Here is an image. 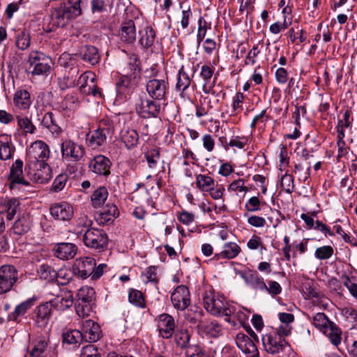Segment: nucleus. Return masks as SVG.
<instances>
[{"mask_svg":"<svg viewBox=\"0 0 357 357\" xmlns=\"http://www.w3.org/2000/svg\"><path fill=\"white\" fill-rule=\"evenodd\" d=\"M50 149L43 141H36L31 145L26 162V169L31 179L38 183H47L50 179V167L47 163Z\"/></svg>","mask_w":357,"mask_h":357,"instance_id":"1","label":"nucleus"},{"mask_svg":"<svg viewBox=\"0 0 357 357\" xmlns=\"http://www.w3.org/2000/svg\"><path fill=\"white\" fill-rule=\"evenodd\" d=\"M87 4V0H66L55 8L51 13L50 31L64 27L70 20L82 15V9Z\"/></svg>","mask_w":357,"mask_h":357,"instance_id":"2","label":"nucleus"},{"mask_svg":"<svg viewBox=\"0 0 357 357\" xmlns=\"http://www.w3.org/2000/svg\"><path fill=\"white\" fill-rule=\"evenodd\" d=\"M77 235L82 234L83 243L89 248L104 250L108 244V237L105 231L96 228H89L86 222L84 225L78 224L75 229Z\"/></svg>","mask_w":357,"mask_h":357,"instance_id":"3","label":"nucleus"},{"mask_svg":"<svg viewBox=\"0 0 357 357\" xmlns=\"http://www.w3.org/2000/svg\"><path fill=\"white\" fill-rule=\"evenodd\" d=\"M206 310L213 315L225 316V321L230 322V318L236 311V307L226 302L223 298L215 295L212 291H206L203 295Z\"/></svg>","mask_w":357,"mask_h":357,"instance_id":"4","label":"nucleus"},{"mask_svg":"<svg viewBox=\"0 0 357 357\" xmlns=\"http://www.w3.org/2000/svg\"><path fill=\"white\" fill-rule=\"evenodd\" d=\"M77 297L75 304L77 314L82 318L89 317L94 305V289L88 286L83 287L78 290Z\"/></svg>","mask_w":357,"mask_h":357,"instance_id":"5","label":"nucleus"},{"mask_svg":"<svg viewBox=\"0 0 357 357\" xmlns=\"http://www.w3.org/2000/svg\"><path fill=\"white\" fill-rule=\"evenodd\" d=\"M28 72L33 75L47 76L50 69L51 59L40 52H31L29 54Z\"/></svg>","mask_w":357,"mask_h":357,"instance_id":"6","label":"nucleus"},{"mask_svg":"<svg viewBox=\"0 0 357 357\" xmlns=\"http://www.w3.org/2000/svg\"><path fill=\"white\" fill-rule=\"evenodd\" d=\"M18 279V271L13 265L0 266V295L11 290Z\"/></svg>","mask_w":357,"mask_h":357,"instance_id":"7","label":"nucleus"},{"mask_svg":"<svg viewBox=\"0 0 357 357\" xmlns=\"http://www.w3.org/2000/svg\"><path fill=\"white\" fill-rule=\"evenodd\" d=\"M93 266H96L95 259L90 257H80L75 260L72 271L77 278L86 279L93 273Z\"/></svg>","mask_w":357,"mask_h":357,"instance_id":"8","label":"nucleus"},{"mask_svg":"<svg viewBox=\"0 0 357 357\" xmlns=\"http://www.w3.org/2000/svg\"><path fill=\"white\" fill-rule=\"evenodd\" d=\"M61 151L63 158L73 162L79 161L85 154L82 145H79L70 139H66L61 143Z\"/></svg>","mask_w":357,"mask_h":357,"instance_id":"9","label":"nucleus"},{"mask_svg":"<svg viewBox=\"0 0 357 357\" xmlns=\"http://www.w3.org/2000/svg\"><path fill=\"white\" fill-rule=\"evenodd\" d=\"M52 304L46 302L38 305L33 311L32 319L35 325L40 328L47 327L52 314Z\"/></svg>","mask_w":357,"mask_h":357,"instance_id":"10","label":"nucleus"},{"mask_svg":"<svg viewBox=\"0 0 357 357\" xmlns=\"http://www.w3.org/2000/svg\"><path fill=\"white\" fill-rule=\"evenodd\" d=\"M140 80L139 71L134 72L130 75L121 76L116 82V91L119 94L126 95L130 93L138 84Z\"/></svg>","mask_w":357,"mask_h":357,"instance_id":"11","label":"nucleus"},{"mask_svg":"<svg viewBox=\"0 0 357 357\" xmlns=\"http://www.w3.org/2000/svg\"><path fill=\"white\" fill-rule=\"evenodd\" d=\"M262 343L266 352L276 354L282 352L288 344L284 338L278 337L277 334L268 333L262 337Z\"/></svg>","mask_w":357,"mask_h":357,"instance_id":"12","label":"nucleus"},{"mask_svg":"<svg viewBox=\"0 0 357 357\" xmlns=\"http://www.w3.org/2000/svg\"><path fill=\"white\" fill-rule=\"evenodd\" d=\"M168 82L165 79H151L146 85V91L153 100H163L165 98Z\"/></svg>","mask_w":357,"mask_h":357,"instance_id":"13","label":"nucleus"},{"mask_svg":"<svg viewBox=\"0 0 357 357\" xmlns=\"http://www.w3.org/2000/svg\"><path fill=\"white\" fill-rule=\"evenodd\" d=\"M171 301L175 309L185 310L190 304L188 288L185 285L178 286L171 295Z\"/></svg>","mask_w":357,"mask_h":357,"instance_id":"14","label":"nucleus"},{"mask_svg":"<svg viewBox=\"0 0 357 357\" xmlns=\"http://www.w3.org/2000/svg\"><path fill=\"white\" fill-rule=\"evenodd\" d=\"M157 100L141 99L136 105L137 112L143 118L157 117L160 112V104Z\"/></svg>","mask_w":357,"mask_h":357,"instance_id":"15","label":"nucleus"},{"mask_svg":"<svg viewBox=\"0 0 357 357\" xmlns=\"http://www.w3.org/2000/svg\"><path fill=\"white\" fill-rule=\"evenodd\" d=\"M157 327L160 335L165 339L172 337L175 332L176 324L174 319L169 314L163 313L157 318Z\"/></svg>","mask_w":357,"mask_h":357,"instance_id":"16","label":"nucleus"},{"mask_svg":"<svg viewBox=\"0 0 357 357\" xmlns=\"http://www.w3.org/2000/svg\"><path fill=\"white\" fill-rule=\"evenodd\" d=\"M51 215L57 220L68 221L73 216V206L66 202L54 203L50 208Z\"/></svg>","mask_w":357,"mask_h":357,"instance_id":"17","label":"nucleus"},{"mask_svg":"<svg viewBox=\"0 0 357 357\" xmlns=\"http://www.w3.org/2000/svg\"><path fill=\"white\" fill-rule=\"evenodd\" d=\"M236 343L237 347L246 354V357H259L257 346L247 335L243 333H238Z\"/></svg>","mask_w":357,"mask_h":357,"instance_id":"18","label":"nucleus"},{"mask_svg":"<svg viewBox=\"0 0 357 357\" xmlns=\"http://www.w3.org/2000/svg\"><path fill=\"white\" fill-rule=\"evenodd\" d=\"M82 338L90 342H97L102 335V331L98 323L91 319L82 321Z\"/></svg>","mask_w":357,"mask_h":357,"instance_id":"19","label":"nucleus"},{"mask_svg":"<svg viewBox=\"0 0 357 357\" xmlns=\"http://www.w3.org/2000/svg\"><path fill=\"white\" fill-rule=\"evenodd\" d=\"M111 162L107 157L98 155L89 163L90 169L96 174L108 176L110 174Z\"/></svg>","mask_w":357,"mask_h":357,"instance_id":"20","label":"nucleus"},{"mask_svg":"<svg viewBox=\"0 0 357 357\" xmlns=\"http://www.w3.org/2000/svg\"><path fill=\"white\" fill-rule=\"evenodd\" d=\"M53 251L57 258L62 260H68L76 255L77 248L73 243H59L54 245Z\"/></svg>","mask_w":357,"mask_h":357,"instance_id":"21","label":"nucleus"},{"mask_svg":"<svg viewBox=\"0 0 357 357\" xmlns=\"http://www.w3.org/2000/svg\"><path fill=\"white\" fill-rule=\"evenodd\" d=\"M22 167L23 162L20 159L16 160L15 163L11 166L9 176L10 188H13L15 184L29 185V182L25 181L22 176Z\"/></svg>","mask_w":357,"mask_h":357,"instance_id":"22","label":"nucleus"},{"mask_svg":"<svg viewBox=\"0 0 357 357\" xmlns=\"http://www.w3.org/2000/svg\"><path fill=\"white\" fill-rule=\"evenodd\" d=\"M79 56L84 62L94 66L99 63L100 55L97 47L93 45H85L79 52Z\"/></svg>","mask_w":357,"mask_h":357,"instance_id":"23","label":"nucleus"},{"mask_svg":"<svg viewBox=\"0 0 357 357\" xmlns=\"http://www.w3.org/2000/svg\"><path fill=\"white\" fill-rule=\"evenodd\" d=\"M119 215V211L114 204H107L99 213L97 221L100 225L109 224Z\"/></svg>","mask_w":357,"mask_h":357,"instance_id":"24","label":"nucleus"},{"mask_svg":"<svg viewBox=\"0 0 357 357\" xmlns=\"http://www.w3.org/2000/svg\"><path fill=\"white\" fill-rule=\"evenodd\" d=\"M86 144L92 149H98L106 144L107 137L97 128L86 135Z\"/></svg>","mask_w":357,"mask_h":357,"instance_id":"25","label":"nucleus"},{"mask_svg":"<svg viewBox=\"0 0 357 357\" xmlns=\"http://www.w3.org/2000/svg\"><path fill=\"white\" fill-rule=\"evenodd\" d=\"M121 40L126 43H132L136 39V28L132 20H128L121 24Z\"/></svg>","mask_w":357,"mask_h":357,"instance_id":"26","label":"nucleus"},{"mask_svg":"<svg viewBox=\"0 0 357 357\" xmlns=\"http://www.w3.org/2000/svg\"><path fill=\"white\" fill-rule=\"evenodd\" d=\"M120 138L125 146L130 149L137 146L139 141V135L135 130L124 128L120 132Z\"/></svg>","mask_w":357,"mask_h":357,"instance_id":"27","label":"nucleus"},{"mask_svg":"<svg viewBox=\"0 0 357 357\" xmlns=\"http://www.w3.org/2000/svg\"><path fill=\"white\" fill-rule=\"evenodd\" d=\"M13 102L19 109H27L32 102L29 92L25 89L17 90L14 94Z\"/></svg>","mask_w":357,"mask_h":357,"instance_id":"28","label":"nucleus"},{"mask_svg":"<svg viewBox=\"0 0 357 357\" xmlns=\"http://www.w3.org/2000/svg\"><path fill=\"white\" fill-rule=\"evenodd\" d=\"M31 227V219L29 214L22 215L13 224V232L17 235H22L27 233Z\"/></svg>","mask_w":357,"mask_h":357,"instance_id":"29","label":"nucleus"},{"mask_svg":"<svg viewBox=\"0 0 357 357\" xmlns=\"http://www.w3.org/2000/svg\"><path fill=\"white\" fill-rule=\"evenodd\" d=\"M213 75V69L207 66L203 65L201 68L200 76L204 79V82L202 86V90L204 93L209 94H215V92L213 91L214 86V82L213 83H210V80Z\"/></svg>","mask_w":357,"mask_h":357,"instance_id":"30","label":"nucleus"},{"mask_svg":"<svg viewBox=\"0 0 357 357\" xmlns=\"http://www.w3.org/2000/svg\"><path fill=\"white\" fill-rule=\"evenodd\" d=\"M35 298H29L17 305L14 311L9 314L8 319L19 323V317L24 315L34 304Z\"/></svg>","mask_w":357,"mask_h":357,"instance_id":"31","label":"nucleus"},{"mask_svg":"<svg viewBox=\"0 0 357 357\" xmlns=\"http://www.w3.org/2000/svg\"><path fill=\"white\" fill-rule=\"evenodd\" d=\"M139 42L142 47L148 49L151 47L155 39V31L151 26H146L143 30L139 31Z\"/></svg>","mask_w":357,"mask_h":357,"instance_id":"32","label":"nucleus"},{"mask_svg":"<svg viewBox=\"0 0 357 357\" xmlns=\"http://www.w3.org/2000/svg\"><path fill=\"white\" fill-rule=\"evenodd\" d=\"M222 332V326L216 321H204L202 325H200L199 333L206 335L210 337H217Z\"/></svg>","mask_w":357,"mask_h":357,"instance_id":"33","label":"nucleus"},{"mask_svg":"<svg viewBox=\"0 0 357 357\" xmlns=\"http://www.w3.org/2000/svg\"><path fill=\"white\" fill-rule=\"evenodd\" d=\"M241 252V248L233 242L226 243L222 252L218 254H215V258L216 259H233L235 258Z\"/></svg>","mask_w":357,"mask_h":357,"instance_id":"34","label":"nucleus"},{"mask_svg":"<svg viewBox=\"0 0 357 357\" xmlns=\"http://www.w3.org/2000/svg\"><path fill=\"white\" fill-rule=\"evenodd\" d=\"M17 125L18 128L22 131L24 135L33 134L36 131V126L33 124L31 120L27 116H16Z\"/></svg>","mask_w":357,"mask_h":357,"instance_id":"35","label":"nucleus"},{"mask_svg":"<svg viewBox=\"0 0 357 357\" xmlns=\"http://www.w3.org/2000/svg\"><path fill=\"white\" fill-rule=\"evenodd\" d=\"M50 303L52 304V307H54L58 310L64 311L72 306L73 303V295L68 292L61 298H57Z\"/></svg>","mask_w":357,"mask_h":357,"instance_id":"36","label":"nucleus"},{"mask_svg":"<svg viewBox=\"0 0 357 357\" xmlns=\"http://www.w3.org/2000/svg\"><path fill=\"white\" fill-rule=\"evenodd\" d=\"M190 83L191 79L188 73L184 71V67L182 66L178 72L176 89L178 91L184 92L190 86Z\"/></svg>","mask_w":357,"mask_h":357,"instance_id":"37","label":"nucleus"},{"mask_svg":"<svg viewBox=\"0 0 357 357\" xmlns=\"http://www.w3.org/2000/svg\"><path fill=\"white\" fill-rule=\"evenodd\" d=\"M108 192L105 187H99L91 195V200L93 207L100 206L107 199Z\"/></svg>","mask_w":357,"mask_h":357,"instance_id":"38","label":"nucleus"},{"mask_svg":"<svg viewBox=\"0 0 357 357\" xmlns=\"http://www.w3.org/2000/svg\"><path fill=\"white\" fill-rule=\"evenodd\" d=\"M40 277L48 282L55 280L57 275H60L61 273H57L51 266L48 264H42L38 271Z\"/></svg>","mask_w":357,"mask_h":357,"instance_id":"39","label":"nucleus"},{"mask_svg":"<svg viewBox=\"0 0 357 357\" xmlns=\"http://www.w3.org/2000/svg\"><path fill=\"white\" fill-rule=\"evenodd\" d=\"M15 151V146L11 142L8 140L3 141L0 139V160L6 161L10 160L13 157V154Z\"/></svg>","mask_w":357,"mask_h":357,"instance_id":"40","label":"nucleus"},{"mask_svg":"<svg viewBox=\"0 0 357 357\" xmlns=\"http://www.w3.org/2000/svg\"><path fill=\"white\" fill-rule=\"evenodd\" d=\"M214 185V180L211 176L204 174L196 176V185L202 191L208 192Z\"/></svg>","mask_w":357,"mask_h":357,"instance_id":"41","label":"nucleus"},{"mask_svg":"<svg viewBox=\"0 0 357 357\" xmlns=\"http://www.w3.org/2000/svg\"><path fill=\"white\" fill-rule=\"evenodd\" d=\"M63 342L68 344H77L82 340V333L78 330H68L62 335Z\"/></svg>","mask_w":357,"mask_h":357,"instance_id":"42","label":"nucleus"},{"mask_svg":"<svg viewBox=\"0 0 357 357\" xmlns=\"http://www.w3.org/2000/svg\"><path fill=\"white\" fill-rule=\"evenodd\" d=\"M175 333V341L181 348H186L189 344L190 335L187 330L178 329Z\"/></svg>","mask_w":357,"mask_h":357,"instance_id":"43","label":"nucleus"},{"mask_svg":"<svg viewBox=\"0 0 357 357\" xmlns=\"http://www.w3.org/2000/svg\"><path fill=\"white\" fill-rule=\"evenodd\" d=\"M129 302L139 307H144L146 305L144 297L142 293L137 289H132L128 294Z\"/></svg>","mask_w":357,"mask_h":357,"instance_id":"44","label":"nucleus"},{"mask_svg":"<svg viewBox=\"0 0 357 357\" xmlns=\"http://www.w3.org/2000/svg\"><path fill=\"white\" fill-rule=\"evenodd\" d=\"M202 310L195 311L193 312H188L186 316V320L197 327L198 331L200 329V325H202L204 321L202 320Z\"/></svg>","mask_w":357,"mask_h":357,"instance_id":"45","label":"nucleus"},{"mask_svg":"<svg viewBox=\"0 0 357 357\" xmlns=\"http://www.w3.org/2000/svg\"><path fill=\"white\" fill-rule=\"evenodd\" d=\"M333 248L330 245H324L317 248L314 252L316 258L324 260L329 259L333 255Z\"/></svg>","mask_w":357,"mask_h":357,"instance_id":"46","label":"nucleus"},{"mask_svg":"<svg viewBox=\"0 0 357 357\" xmlns=\"http://www.w3.org/2000/svg\"><path fill=\"white\" fill-rule=\"evenodd\" d=\"M30 45V35L29 33L22 31L16 38V46L22 50H26Z\"/></svg>","mask_w":357,"mask_h":357,"instance_id":"47","label":"nucleus"},{"mask_svg":"<svg viewBox=\"0 0 357 357\" xmlns=\"http://www.w3.org/2000/svg\"><path fill=\"white\" fill-rule=\"evenodd\" d=\"M19 204V201L15 198H12L6 203V217L8 220H11L14 218Z\"/></svg>","mask_w":357,"mask_h":357,"instance_id":"48","label":"nucleus"},{"mask_svg":"<svg viewBox=\"0 0 357 357\" xmlns=\"http://www.w3.org/2000/svg\"><path fill=\"white\" fill-rule=\"evenodd\" d=\"M329 322L326 315L323 312H319L313 317V325L320 330L327 327Z\"/></svg>","mask_w":357,"mask_h":357,"instance_id":"49","label":"nucleus"},{"mask_svg":"<svg viewBox=\"0 0 357 357\" xmlns=\"http://www.w3.org/2000/svg\"><path fill=\"white\" fill-rule=\"evenodd\" d=\"M68 179V177L66 174H61L58 175L54 180L52 185V190L54 192H59L62 190L64 188Z\"/></svg>","mask_w":357,"mask_h":357,"instance_id":"50","label":"nucleus"},{"mask_svg":"<svg viewBox=\"0 0 357 357\" xmlns=\"http://www.w3.org/2000/svg\"><path fill=\"white\" fill-rule=\"evenodd\" d=\"M281 187L287 193L291 194L294 190V178L289 174H285L281 178Z\"/></svg>","mask_w":357,"mask_h":357,"instance_id":"51","label":"nucleus"},{"mask_svg":"<svg viewBox=\"0 0 357 357\" xmlns=\"http://www.w3.org/2000/svg\"><path fill=\"white\" fill-rule=\"evenodd\" d=\"M97 129L102 133H105V137L112 135L114 132V127L109 119H102L100 121Z\"/></svg>","mask_w":357,"mask_h":357,"instance_id":"52","label":"nucleus"},{"mask_svg":"<svg viewBox=\"0 0 357 357\" xmlns=\"http://www.w3.org/2000/svg\"><path fill=\"white\" fill-rule=\"evenodd\" d=\"M48 345V342L45 338L38 340L36 344L31 351V356L33 357H38L45 351Z\"/></svg>","mask_w":357,"mask_h":357,"instance_id":"53","label":"nucleus"},{"mask_svg":"<svg viewBox=\"0 0 357 357\" xmlns=\"http://www.w3.org/2000/svg\"><path fill=\"white\" fill-rule=\"evenodd\" d=\"M250 282L254 288L264 291L266 289V284L262 278H261L257 273H252L249 276Z\"/></svg>","mask_w":357,"mask_h":357,"instance_id":"54","label":"nucleus"},{"mask_svg":"<svg viewBox=\"0 0 357 357\" xmlns=\"http://www.w3.org/2000/svg\"><path fill=\"white\" fill-rule=\"evenodd\" d=\"M185 350L186 357H204V353L200 346L197 344H189Z\"/></svg>","mask_w":357,"mask_h":357,"instance_id":"55","label":"nucleus"},{"mask_svg":"<svg viewBox=\"0 0 357 357\" xmlns=\"http://www.w3.org/2000/svg\"><path fill=\"white\" fill-rule=\"evenodd\" d=\"M91 10L93 14L101 13L106 10L105 2L104 0H91Z\"/></svg>","mask_w":357,"mask_h":357,"instance_id":"56","label":"nucleus"},{"mask_svg":"<svg viewBox=\"0 0 357 357\" xmlns=\"http://www.w3.org/2000/svg\"><path fill=\"white\" fill-rule=\"evenodd\" d=\"M268 286L266 285V289L264 290L272 296H276L281 293L282 287L278 282L271 280L268 282Z\"/></svg>","mask_w":357,"mask_h":357,"instance_id":"57","label":"nucleus"},{"mask_svg":"<svg viewBox=\"0 0 357 357\" xmlns=\"http://www.w3.org/2000/svg\"><path fill=\"white\" fill-rule=\"evenodd\" d=\"M245 207L247 211L254 212L260 208V201L257 197H252L245 204Z\"/></svg>","mask_w":357,"mask_h":357,"instance_id":"58","label":"nucleus"},{"mask_svg":"<svg viewBox=\"0 0 357 357\" xmlns=\"http://www.w3.org/2000/svg\"><path fill=\"white\" fill-rule=\"evenodd\" d=\"M79 90L81 92L86 94L91 93L93 96L100 95V89L98 88L95 84H93L92 86H88L87 84H82L79 86Z\"/></svg>","mask_w":357,"mask_h":357,"instance_id":"59","label":"nucleus"},{"mask_svg":"<svg viewBox=\"0 0 357 357\" xmlns=\"http://www.w3.org/2000/svg\"><path fill=\"white\" fill-rule=\"evenodd\" d=\"M342 278L344 279V285L354 297L357 298V284L352 282L347 275L342 276Z\"/></svg>","mask_w":357,"mask_h":357,"instance_id":"60","label":"nucleus"},{"mask_svg":"<svg viewBox=\"0 0 357 357\" xmlns=\"http://www.w3.org/2000/svg\"><path fill=\"white\" fill-rule=\"evenodd\" d=\"M93 355L100 356L98 349L93 344H88L82 348L81 357L90 356Z\"/></svg>","mask_w":357,"mask_h":357,"instance_id":"61","label":"nucleus"},{"mask_svg":"<svg viewBox=\"0 0 357 357\" xmlns=\"http://www.w3.org/2000/svg\"><path fill=\"white\" fill-rule=\"evenodd\" d=\"M248 222L253 227H262L265 225L266 220L262 217L252 215L248 218Z\"/></svg>","mask_w":357,"mask_h":357,"instance_id":"62","label":"nucleus"},{"mask_svg":"<svg viewBox=\"0 0 357 357\" xmlns=\"http://www.w3.org/2000/svg\"><path fill=\"white\" fill-rule=\"evenodd\" d=\"M229 190L235 192L247 191L248 188L244 186V181L242 179L233 181L229 187Z\"/></svg>","mask_w":357,"mask_h":357,"instance_id":"63","label":"nucleus"},{"mask_svg":"<svg viewBox=\"0 0 357 357\" xmlns=\"http://www.w3.org/2000/svg\"><path fill=\"white\" fill-rule=\"evenodd\" d=\"M146 276L149 282L157 284L158 278L156 273V268L155 266H149L146 270Z\"/></svg>","mask_w":357,"mask_h":357,"instance_id":"64","label":"nucleus"}]
</instances>
